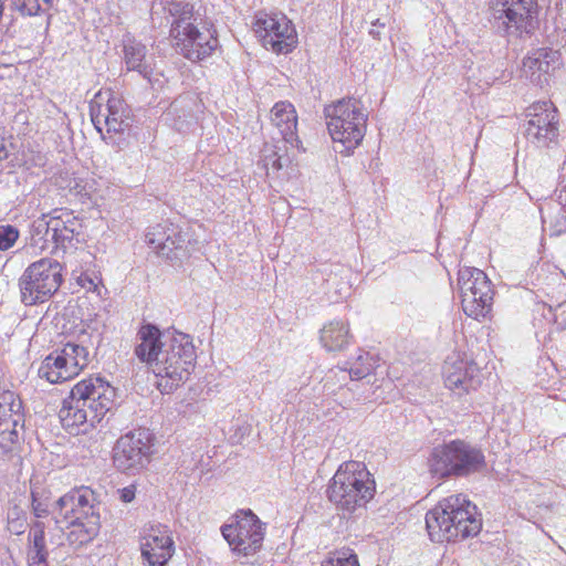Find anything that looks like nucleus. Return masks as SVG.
Segmentation results:
<instances>
[{
  "instance_id": "nucleus-28",
  "label": "nucleus",
  "mask_w": 566,
  "mask_h": 566,
  "mask_svg": "<svg viewBox=\"0 0 566 566\" xmlns=\"http://www.w3.org/2000/svg\"><path fill=\"white\" fill-rule=\"evenodd\" d=\"M64 364L65 361L62 360L55 350L41 363L39 368L40 378L51 384H59L74 378Z\"/></svg>"
},
{
  "instance_id": "nucleus-43",
  "label": "nucleus",
  "mask_w": 566,
  "mask_h": 566,
  "mask_svg": "<svg viewBox=\"0 0 566 566\" xmlns=\"http://www.w3.org/2000/svg\"><path fill=\"white\" fill-rule=\"evenodd\" d=\"M374 38H379V32L377 30L371 29L369 32Z\"/></svg>"
},
{
  "instance_id": "nucleus-12",
  "label": "nucleus",
  "mask_w": 566,
  "mask_h": 566,
  "mask_svg": "<svg viewBox=\"0 0 566 566\" xmlns=\"http://www.w3.org/2000/svg\"><path fill=\"white\" fill-rule=\"evenodd\" d=\"M497 28L509 36L533 31L537 14L536 0H490Z\"/></svg>"
},
{
  "instance_id": "nucleus-36",
  "label": "nucleus",
  "mask_w": 566,
  "mask_h": 566,
  "mask_svg": "<svg viewBox=\"0 0 566 566\" xmlns=\"http://www.w3.org/2000/svg\"><path fill=\"white\" fill-rule=\"evenodd\" d=\"M322 566H359L357 555L349 548L333 553Z\"/></svg>"
},
{
  "instance_id": "nucleus-25",
  "label": "nucleus",
  "mask_w": 566,
  "mask_h": 566,
  "mask_svg": "<svg viewBox=\"0 0 566 566\" xmlns=\"http://www.w3.org/2000/svg\"><path fill=\"white\" fill-rule=\"evenodd\" d=\"M67 523L70 531L66 534L67 543L73 547L83 546L95 538L99 531V517L90 520H71Z\"/></svg>"
},
{
  "instance_id": "nucleus-24",
  "label": "nucleus",
  "mask_w": 566,
  "mask_h": 566,
  "mask_svg": "<svg viewBox=\"0 0 566 566\" xmlns=\"http://www.w3.org/2000/svg\"><path fill=\"white\" fill-rule=\"evenodd\" d=\"M48 555L44 524L34 522L28 534V566H49Z\"/></svg>"
},
{
  "instance_id": "nucleus-27",
  "label": "nucleus",
  "mask_w": 566,
  "mask_h": 566,
  "mask_svg": "<svg viewBox=\"0 0 566 566\" xmlns=\"http://www.w3.org/2000/svg\"><path fill=\"white\" fill-rule=\"evenodd\" d=\"M178 224L164 222L148 229L145 240L153 251L159 256L171 255L170 248L166 244L169 238H176Z\"/></svg>"
},
{
  "instance_id": "nucleus-34",
  "label": "nucleus",
  "mask_w": 566,
  "mask_h": 566,
  "mask_svg": "<svg viewBox=\"0 0 566 566\" xmlns=\"http://www.w3.org/2000/svg\"><path fill=\"white\" fill-rule=\"evenodd\" d=\"M160 6L175 19L189 17L193 12V6L187 0H154L153 9Z\"/></svg>"
},
{
  "instance_id": "nucleus-5",
  "label": "nucleus",
  "mask_w": 566,
  "mask_h": 566,
  "mask_svg": "<svg viewBox=\"0 0 566 566\" xmlns=\"http://www.w3.org/2000/svg\"><path fill=\"white\" fill-rule=\"evenodd\" d=\"M375 481L358 461H347L339 465L327 488V497L338 509L354 512L374 497Z\"/></svg>"
},
{
  "instance_id": "nucleus-35",
  "label": "nucleus",
  "mask_w": 566,
  "mask_h": 566,
  "mask_svg": "<svg viewBox=\"0 0 566 566\" xmlns=\"http://www.w3.org/2000/svg\"><path fill=\"white\" fill-rule=\"evenodd\" d=\"M13 6L24 15H36L49 11L54 0H12Z\"/></svg>"
},
{
  "instance_id": "nucleus-37",
  "label": "nucleus",
  "mask_w": 566,
  "mask_h": 566,
  "mask_svg": "<svg viewBox=\"0 0 566 566\" xmlns=\"http://www.w3.org/2000/svg\"><path fill=\"white\" fill-rule=\"evenodd\" d=\"M19 230L10 224L0 226V251L11 249L19 239Z\"/></svg>"
},
{
  "instance_id": "nucleus-22",
  "label": "nucleus",
  "mask_w": 566,
  "mask_h": 566,
  "mask_svg": "<svg viewBox=\"0 0 566 566\" xmlns=\"http://www.w3.org/2000/svg\"><path fill=\"white\" fill-rule=\"evenodd\" d=\"M319 340L327 352H342L353 342L349 324L344 319H334L325 324L319 332Z\"/></svg>"
},
{
  "instance_id": "nucleus-15",
  "label": "nucleus",
  "mask_w": 566,
  "mask_h": 566,
  "mask_svg": "<svg viewBox=\"0 0 566 566\" xmlns=\"http://www.w3.org/2000/svg\"><path fill=\"white\" fill-rule=\"evenodd\" d=\"M140 551L147 566H165L175 553V543L168 526L153 524L143 530Z\"/></svg>"
},
{
  "instance_id": "nucleus-21",
  "label": "nucleus",
  "mask_w": 566,
  "mask_h": 566,
  "mask_svg": "<svg viewBox=\"0 0 566 566\" xmlns=\"http://www.w3.org/2000/svg\"><path fill=\"white\" fill-rule=\"evenodd\" d=\"M271 122L279 129L285 144L298 147L297 115L294 106L285 101L277 102L271 109Z\"/></svg>"
},
{
  "instance_id": "nucleus-44",
  "label": "nucleus",
  "mask_w": 566,
  "mask_h": 566,
  "mask_svg": "<svg viewBox=\"0 0 566 566\" xmlns=\"http://www.w3.org/2000/svg\"><path fill=\"white\" fill-rule=\"evenodd\" d=\"M373 24H374V25L379 24V25H381V27H385V23H380V22H379V19H377V20H376V22H374Z\"/></svg>"
},
{
  "instance_id": "nucleus-23",
  "label": "nucleus",
  "mask_w": 566,
  "mask_h": 566,
  "mask_svg": "<svg viewBox=\"0 0 566 566\" xmlns=\"http://www.w3.org/2000/svg\"><path fill=\"white\" fill-rule=\"evenodd\" d=\"M123 59L127 71H135L144 78L150 81L153 67L147 57V48L136 40H126L123 46Z\"/></svg>"
},
{
  "instance_id": "nucleus-38",
  "label": "nucleus",
  "mask_w": 566,
  "mask_h": 566,
  "mask_svg": "<svg viewBox=\"0 0 566 566\" xmlns=\"http://www.w3.org/2000/svg\"><path fill=\"white\" fill-rule=\"evenodd\" d=\"M32 511L36 517H44L49 514V505L36 491H32Z\"/></svg>"
},
{
  "instance_id": "nucleus-7",
  "label": "nucleus",
  "mask_w": 566,
  "mask_h": 566,
  "mask_svg": "<svg viewBox=\"0 0 566 566\" xmlns=\"http://www.w3.org/2000/svg\"><path fill=\"white\" fill-rule=\"evenodd\" d=\"M196 21L192 12L189 17L172 20L170 25L172 46L191 62H199L211 56L219 46L216 31L205 25L199 28L195 23Z\"/></svg>"
},
{
  "instance_id": "nucleus-39",
  "label": "nucleus",
  "mask_w": 566,
  "mask_h": 566,
  "mask_svg": "<svg viewBox=\"0 0 566 566\" xmlns=\"http://www.w3.org/2000/svg\"><path fill=\"white\" fill-rule=\"evenodd\" d=\"M77 283L87 291L96 292L98 290V284L101 283V279L96 275L82 273L77 277Z\"/></svg>"
},
{
  "instance_id": "nucleus-13",
  "label": "nucleus",
  "mask_w": 566,
  "mask_h": 566,
  "mask_svg": "<svg viewBox=\"0 0 566 566\" xmlns=\"http://www.w3.org/2000/svg\"><path fill=\"white\" fill-rule=\"evenodd\" d=\"M154 437L146 428H138L122 436L113 450L115 467L124 472L144 469L150 461Z\"/></svg>"
},
{
  "instance_id": "nucleus-4",
  "label": "nucleus",
  "mask_w": 566,
  "mask_h": 566,
  "mask_svg": "<svg viewBox=\"0 0 566 566\" xmlns=\"http://www.w3.org/2000/svg\"><path fill=\"white\" fill-rule=\"evenodd\" d=\"M324 113L335 151L343 155L352 154L360 145L367 128L368 115L364 112L360 101L342 98L327 105Z\"/></svg>"
},
{
  "instance_id": "nucleus-33",
  "label": "nucleus",
  "mask_w": 566,
  "mask_h": 566,
  "mask_svg": "<svg viewBox=\"0 0 566 566\" xmlns=\"http://www.w3.org/2000/svg\"><path fill=\"white\" fill-rule=\"evenodd\" d=\"M282 148L266 144L262 150L261 164L266 174H276L290 164V158L281 154Z\"/></svg>"
},
{
  "instance_id": "nucleus-16",
  "label": "nucleus",
  "mask_w": 566,
  "mask_h": 566,
  "mask_svg": "<svg viewBox=\"0 0 566 566\" xmlns=\"http://www.w3.org/2000/svg\"><path fill=\"white\" fill-rule=\"evenodd\" d=\"M526 135L539 146H547L558 135L557 109L549 101L537 102L527 109Z\"/></svg>"
},
{
  "instance_id": "nucleus-17",
  "label": "nucleus",
  "mask_w": 566,
  "mask_h": 566,
  "mask_svg": "<svg viewBox=\"0 0 566 566\" xmlns=\"http://www.w3.org/2000/svg\"><path fill=\"white\" fill-rule=\"evenodd\" d=\"M442 373L446 387L458 396L469 394L481 385V370L476 364L458 355L446 359Z\"/></svg>"
},
{
  "instance_id": "nucleus-42",
  "label": "nucleus",
  "mask_w": 566,
  "mask_h": 566,
  "mask_svg": "<svg viewBox=\"0 0 566 566\" xmlns=\"http://www.w3.org/2000/svg\"><path fill=\"white\" fill-rule=\"evenodd\" d=\"M7 156L4 146L0 144V159L4 158Z\"/></svg>"
},
{
  "instance_id": "nucleus-40",
  "label": "nucleus",
  "mask_w": 566,
  "mask_h": 566,
  "mask_svg": "<svg viewBox=\"0 0 566 566\" xmlns=\"http://www.w3.org/2000/svg\"><path fill=\"white\" fill-rule=\"evenodd\" d=\"M64 538H66V535L63 532V527L56 526L51 532L50 543H51V545H54L55 547H60V546L64 545Z\"/></svg>"
},
{
  "instance_id": "nucleus-14",
  "label": "nucleus",
  "mask_w": 566,
  "mask_h": 566,
  "mask_svg": "<svg viewBox=\"0 0 566 566\" xmlns=\"http://www.w3.org/2000/svg\"><path fill=\"white\" fill-rule=\"evenodd\" d=\"M254 31L266 50L279 54L291 52L296 44L295 29L282 13L258 14Z\"/></svg>"
},
{
  "instance_id": "nucleus-19",
  "label": "nucleus",
  "mask_w": 566,
  "mask_h": 566,
  "mask_svg": "<svg viewBox=\"0 0 566 566\" xmlns=\"http://www.w3.org/2000/svg\"><path fill=\"white\" fill-rule=\"evenodd\" d=\"M95 494L90 488H80L64 494L56 501L65 522L99 517L95 511Z\"/></svg>"
},
{
  "instance_id": "nucleus-3",
  "label": "nucleus",
  "mask_w": 566,
  "mask_h": 566,
  "mask_svg": "<svg viewBox=\"0 0 566 566\" xmlns=\"http://www.w3.org/2000/svg\"><path fill=\"white\" fill-rule=\"evenodd\" d=\"M426 527L432 542H455L476 536L482 528L478 507L465 495L442 499L426 514Z\"/></svg>"
},
{
  "instance_id": "nucleus-26",
  "label": "nucleus",
  "mask_w": 566,
  "mask_h": 566,
  "mask_svg": "<svg viewBox=\"0 0 566 566\" xmlns=\"http://www.w3.org/2000/svg\"><path fill=\"white\" fill-rule=\"evenodd\" d=\"M347 365L348 367L346 368H338L337 370L332 369L327 379H329L332 375L338 377L342 381H345L347 378L353 380L363 379L373 371L375 359L369 353L359 350L356 358L353 361H348Z\"/></svg>"
},
{
  "instance_id": "nucleus-41",
  "label": "nucleus",
  "mask_w": 566,
  "mask_h": 566,
  "mask_svg": "<svg viewBox=\"0 0 566 566\" xmlns=\"http://www.w3.org/2000/svg\"><path fill=\"white\" fill-rule=\"evenodd\" d=\"M118 492L122 502L129 503L135 499L136 488L135 485H128L126 488L118 490Z\"/></svg>"
},
{
  "instance_id": "nucleus-45",
  "label": "nucleus",
  "mask_w": 566,
  "mask_h": 566,
  "mask_svg": "<svg viewBox=\"0 0 566 566\" xmlns=\"http://www.w3.org/2000/svg\"><path fill=\"white\" fill-rule=\"evenodd\" d=\"M13 530H14V533H15V534H21V533H22V531H21V530H17V528H13Z\"/></svg>"
},
{
  "instance_id": "nucleus-31",
  "label": "nucleus",
  "mask_w": 566,
  "mask_h": 566,
  "mask_svg": "<svg viewBox=\"0 0 566 566\" xmlns=\"http://www.w3.org/2000/svg\"><path fill=\"white\" fill-rule=\"evenodd\" d=\"M24 421L9 420L0 421V451L12 452L19 443L20 434L23 431Z\"/></svg>"
},
{
  "instance_id": "nucleus-8",
  "label": "nucleus",
  "mask_w": 566,
  "mask_h": 566,
  "mask_svg": "<svg viewBox=\"0 0 566 566\" xmlns=\"http://www.w3.org/2000/svg\"><path fill=\"white\" fill-rule=\"evenodd\" d=\"M62 265L51 258H43L31 263L19 279L21 302L35 305L48 301L61 286Z\"/></svg>"
},
{
  "instance_id": "nucleus-11",
  "label": "nucleus",
  "mask_w": 566,
  "mask_h": 566,
  "mask_svg": "<svg viewBox=\"0 0 566 566\" xmlns=\"http://www.w3.org/2000/svg\"><path fill=\"white\" fill-rule=\"evenodd\" d=\"M221 533L232 551L244 556L256 553L264 538L263 524L251 510L237 512L221 527Z\"/></svg>"
},
{
  "instance_id": "nucleus-20",
  "label": "nucleus",
  "mask_w": 566,
  "mask_h": 566,
  "mask_svg": "<svg viewBox=\"0 0 566 566\" xmlns=\"http://www.w3.org/2000/svg\"><path fill=\"white\" fill-rule=\"evenodd\" d=\"M46 235H51V239L63 248L66 244H71L76 235L82 231V223L77 217L74 216L73 211L67 209H54L50 219L45 222Z\"/></svg>"
},
{
  "instance_id": "nucleus-10",
  "label": "nucleus",
  "mask_w": 566,
  "mask_h": 566,
  "mask_svg": "<svg viewBox=\"0 0 566 566\" xmlns=\"http://www.w3.org/2000/svg\"><path fill=\"white\" fill-rule=\"evenodd\" d=\"M458 284L465 315L474 319L485 317L491 312L494 294L486 274L476 268H463Z\"/></svg>"
},
{
  "instance_id": "nucleus-32",
  "label": "nucleus",
  "mask_w": 566,
  "mask_h": 566,
  "mask_svg": "<svg viewBox=\"0 0 566 566\" xmlns=\"http://www.w3.org/2000/svg\"><path fill=\"white\" fill-rule=\"evenodd\" d=\"M24 421L22 401L13 391L0 394V421Z\"/></svg>"
},
{
  "instance_id": "nucleus-29",
  "label": "nucleus",
  "mask_w": 566,
  "mask_h": 566,
  "mask_svg": "<svg viewBox=\"0 0 566 566\" xmlns=\"http://www.w3.org/2000/svg\"><path fill=\"white\" fill-rule=\"evenodd\" d=\"M62 360L65 361V367L69 369L73 377L77 376L80 371L87 366L90 360V353L86 347L67 343L61 350H56Z\"/></svg>"
},
{
  "instance_id": "nucleus-9",
  "label": "nucleus",
  "mask_w": 566,
  "mask_h": 566,
  "mask_svg": "<svg viewBox=\"0 0 566 566\" xmlns=\"http://www.w3.org/2000/svg\"><path fill=\"white\" fill-rule=\"evenodd\" d=\"M90 115L94 127L104 140L112 139L111 134L124 133L130 126V111L124 98L112 90L98 91L90 103Z\"/></svg>"
},
{
  "instance_id": "nucleus-1",
  "label": "nucleus",
  "mask_w": 566,
  "mask_h": 566,
  "mask_svg": "<svg viewBox=\"0 0 566 566\" xmlns=\"http://www.w3.org/2000/svg\"><path fill=\"white\" fill-rule=\"evenodd\" d=\"M136 357L149 365L157 377L166 379L158 387L174 389L185 382L197 358L192 338L177 331L161 333L155 325H143L137 333Z\"/></svg>"
},
{
  "instance_id": "nucleus-30",
  "label": "nucleus",
  "mask_w": 566,
  "mask_h": 566,
  "mask_svg": "<svg viewBox=\"0 0 566 566\" xmlns=\"http://www.w3.org/2000/svg\"><path fill=\"white\" fill-rule=\"evenodd\" d=\"M196 243L197 241L192 239L190 229H182L180 226H178V233L176 238H169L166 242V244H168L171 250V255H165V259L169 261L182 260L189 255Z\"/></svg>"
},
{
  "instance_id": "nucleus-18",
  "label": "nucleus",
  "mask_w": 566,
  "mask_h": 566,
  "mask_svg": "<svg viewBox=\"0 0 566 566\" xmlns=\"http://www.w3.org/2000/svg\"><path fill=\"white\" fill-rule=\"evenodd\" d=\"M560 64V54L551 48L532 50L523 59L522 73L533 84L543 86Z\"/></svg>"
},
{
  "instance_id": "nucleus-2",
  "label": "nucleus",
  "mask_w": 566,
  "mask_h": 566,
  "mask_svg": "<svg viewBox=\"0 0 566 566\" xmlns=\"http://www.w3.org/2000/svg\"><path fill=\"white\" fill-rule=\"evenodd\" d=\"M115 396V388L101 377L78 381L59 411L62 426L71 433L86 432L112 409Z\"/></svg>"
},
{
  "instance_id": "nucleus-6",
  "label": "nucleus",
  "mask_w": 566,
  "mask_h": 566,
  "mask_svg": "<svg viewBox=\"0 0 566 566\" xmlns=\"http://www.w3.org/2000/svg\"><path fill=\"white\" fill-rule=\"evenodd\" d=\"M429 471L433 478L450 475L465 476L478 472L485 465L482 451L464 441L455 440L434 448L429 460Z\"/></svg>"
}]
</instances>
